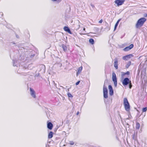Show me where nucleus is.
I'll list each match as a JSON object with an SVG mask.
<instances>
[{
	"mask_svg": "<svg viewBox=\"0 0 147 147\" xmlns=\"http://www.w3.org/2000/svg\"><path fill=\"white\" fill-rule=\"evenodd\" d=\"M146 19L144 18H142L139 19L137 22L136 25L137 28L141 27L146 21Z\"/></svg>",
	"mask_w": 147,
	"mask_h": 147,
	"instance_id": "1",
	"label": "nucleus"
},
{
	"mask_svg": "<svg viewBox=\"0 0 147 147\" xmlns=\"http://www.w3.org/2000/svg\"><path fill=\"white\" fill-rule=\"evenodd\" d=\"M123 85L124 86L127 85L129 84V87L131 89L132 86L131 81L128 78H125L122 82Z\"/></svg>",
	"mask_w": 147,
	"mask_h": 147,
	"instance_id": "2",
	"label": "nucleus"
},
{
	"mask_svg": "<svg viewBox=\"0 0 147 147\" xmlns=\"http://www.w3.org/2000/svg\"><path fill=\"white\" fill-rule=\"evenodd\" d=\"M123 104L125 110L127 111H129L130 105L127 98H124Z\"/></svg>",
	"mask_w": 147,
	"mask_h": 147,
	"instance_id": "3",
	"label": "nucleus"
},
{
	"mask_svg": "<svg viewBox=\"0 0 147 147\" xmlns=\"http://www.w3.org/2000/svg\"><path fill=\"white\" fill-rule=\"evenodd\" d=\"M104 97L106 98H108V90L107 87L104 85L103 87Z\"/></svg>",
	"mask_w": 147,
	"mask_h": 147,
	"instance_id": "4",
	"label": "nucleus"
},
{
	"mask_svg": "<svg viewBox=\"0 0 147 147\" xmlns=\"http://www.w3.org/2000/svg\"><path fill=\"white\" fill-rule=\"evenodd\" d=\"M112 80L115 86H116L117 85V79L116 74L114 72L112 74Z\"/></svg>",
	"mask_w": 147,
	"mask_h": 147,
	"instance_id": "5",
	"label": "nucleus"
},
{
	"mask_svg": "<svg viewBox=\"0 0 147 147\" xmlns=\"http://www.w3.org/2000/svg\"><path fill=\"white\" fill-rule=\"evenodd\" d=\"M125 0H115L114 2L117 6L121 5L123 4Z\"/></svg>",
	"mask_w": 147,
	"mask_h": 147,
	"instance_id": "6",
	"label": "nucleus"
},
{
	"mask_svg": "<svg viewBox=\"0 0 147 147\" xmlns=\"http://www.w3.org/2000/svg\"><path fill=\"white\" fill-rule=\"evenodd\" d=\"M134 47V45L133 44H131L129 46L125 47L123 49V50L125 51H127L133 48Z\"/></svg>",
	"mask_w": 147,
	"mask_h": 147,
	"instance_id": "7",
	"label": "nucleus"
},
{
	"mask_svg": "<svg viewBox=\"0 0 147 147\" xmlns=\"http://www.w3.org/2000/svg\"><path fill=\"white\" fill-rule=\"evenodd\" d=\"M146 69H144L143 71H142L141 74V77L142 80L144 79L146 77Z\"/></svg>",
	"mask_w": 147,
	"mask_h": 147,
	"instance_id": "8",
	"label": "nucleus"
},
{
	"mask_svg": "<svg viewBox=\"0 0 147 147\" xmlns=\"http://www.w3.org/2000/svg\"><path fill=\"white\" fill-rule=\"evenodd\" d=\"M114 67L116 69H117L118 68V59L117 58H115L114 59Z\"/></svg>",
	"mask_w": 147,
	"mask_h": 147,
	"instance_id": "9",
	"label": "nucleus"
},
{
	"mask_svg": "<svg viewBox=\"0 0 147 147\" xmlns=\"http://www.w3.org/2000/svg\"><path fill=\"white\" fill-rule=\"evenodd\" d=\"M108 88L109 90V93L110 95L111 96L113 95V91L111 86V85H109Z\"/></svg>",
	"mask_w": 147,
	"mask_h": 147,
	"instance_id": "10",
	"label": "nucleus"
},
{
	"mask_svg": "<svg viewBox=\"0 0 147 147\" xmlns=\"http://www.w3.org/2000/svg\"><path fill=\"white\" fill-rule=\"evenodd\" d=\"M30 90L31 96H32L33 98H35L36 97V96L34 91L31 88H30Z\"/></svg>",
	"mask_w": 147,
	"mask_h": 147,
	"instance_id": "11",
	"label": "nucleus"
},
{
	"mask_svg": "<svg viewBox=\"0 0 147 147\" xmlns=\"http://www.w3.org/2000/svg\"><path fill=\"white\" fill-rule=\"evenodd\" d=\"M63 30L67 32L70 34H72L69 28L67 26L64 27L63 28Z\"/></svg>",
	"mask_w": 147,
	"mask_h": 147,
	"instance_id": "12",
	"label": "nucleus"
},
{
	"mask_svg": "<svg viewBox=\"0 0 147 147\" xmlns=\"http://www.w3.org/2000/svg\"><path fill=\"white\" fill-rule=\"evenodd\" d=\"M47 128L50 130L52 129L53 127V125L51 122H48L47 125Z\"/></svg>",
	"mask_w": 147,
	"mask_h": 147,
	"instance_id": "13",
	"label": "nucleus"
},
{
	"mask_svg": "<svg viewBox=\"0 0 147 147\" xmlns=\"http://www.w3.org/2000/svg\"><path fill=\"white\" fill-rule=\"evenodd\" d=\"M132 139L135 140H137V134H136L135 133H134L133 134Z\"/></svg>",
	"mask_w": 147,
	"mask_h": 147,
	"instance_id": "14",
	"label": "nucleus"
},
{
	"mask_svg": "<svg viewBox=\"0 0 147 147\" xmlns=\"http://www.w3.org/2000/svg\"><path fill=\"white\" fill-rule=\"evenodd\" d=\"M53 133L52 131L50 132L48 134V138L49 139L52 138L53 137Z\"/></svg>",
	"mask_w": 147,
	"mask_h": 147,
	"instance_id": "15",
	"label": "nucleus"
},
{
	"mask_svg": "<svg viewBox=\"0 0 147 147\" xmlns=\"http://www.w3.org/2000/svg\"><path fill=\"white\" fill-rule=\"evenodd\" d=\"M140 127V124L138 123L137 122L136 123V129H139Z\"/></svg>",
	"mask_w": 147,
	"mask_h": 147,
	"instance_id": "16",
	"label": "nucleus"
},
{
	"mask_svg": "<svg viewBox=\"0 0 147 147\" xmlns=\"http://www.w3.org/2000/svg\"><path fill=\"white\" fill-rule=\"evenodd\" d=\"M89 42L92 45H93L94 44V41L93 38H91L89 40Z\"/></svg>",
	"mask_w": 147,
	"mask_h": 147,
	"instance_id": "17",
	"label": "nucleus"
},
{
	"mask_svg": "<svg viewBox=\"0 0 147 147\" xmlns=\"http://www.w3.org/2000/svg\"><path fill=\"white\" fill-rule=\"evenodd\" d=\"M82 69V66L78 68L77 73H80Z\"/></svg>",
	"mask_w": 147,
	"mask_h": 147,
	"instance_id": "18",
	"label": "nucleus"
},
{
	"mask_svg": "<svg viewBox=\"0 0 147 147\" xmlns=\"http://www.w3.org/2000/svg\"><path fill=\"white\" fill-rule=\"evenodd\" d=\"M131 62L130 61H129L126 65V67L128 68L131 65Z\"/></svg>",
	"mask_w": 147,
	"mask_h": 147,
	"instance_id": "19",
	"label": "nucleus"
},
{
	"mask_svg": "<svg viewBox=\"0 0 147 147\" xmlns=\"http://www.w3.org/2000/svg\"><path fill=\"white\" fill-rule=\"evenodd\" d=\"M129 71H127L125 73H124L123 74H122V75L123 76H124V75H129Z\"/></svg>",
	"mask_w": 147,
	"mask_h": 147,
	"instance_id": "20",
	"label": "nucleus"
},
{
	"mask_svg": "<svg viewBox=\"0 0 147 147\" xmlns=\"http://www.w3.org/2000/svg\"><path fill=\"white\" fill-rule=\"evenodd\" d=\"M133 55L132 54H129L126 55V57H127V59L130 58L131 57H133Z\"/></svg>",
	"mask_w": 147,
	"mask_h": 147,
	"instance_id": "21",
	"label": "nucleus"
},
{
	"mask_svg": "<svg viewBox=\"0 0 147 147\" xmlns=\"http://www.w3.org/2000/svg\"><path fill=\"white\" fill-rule=\"evenodd\" d=\"M62 48L63 50L65 51H66L67 50V47L65 46H63Z\"/></svg>",
	"mask_w": 147,
	"mask_h": 147,
	"instance_id": "22",
	"label": "nucleus"
},
{
	"mask_svg": "<svg viewBox=\"0 0 147 147\" xmlns=\"http://www.w3.org/2000/svg\"><path fill=\"white\" fill-rule=\"evenodd\" d=\"M147 110V107H145L144 108L142 109V112H146V111Z\"/></svg>",
	"mask_w": 147,
	"mask_h": 147,
	"instance_id": "23",
	"label": "nucleus"
},
{
	"mask_svg": "<svg viewBox=\"0 0 147 147\" xmlns=\"http://www.w3.org/2000/svg\"><path fill=\"white\" fill-rule=\"evenodd\" d=\"M67 95H68V96L69 97H73V96L71 94L69 93L67 94Z\"/></svg>",
	"mask_w": 147,
	"mask_h": 147,
	"instance_id": "24",
	"label": "nucleus"
},
{
	"mask_svg": "<svg viewBox=\"0 0 147 147\" xmlns=\"http://www.w3.org/2000/svg\"><path fill=\"white\" fill-rule=\"evenodd\" d=\"M118 23H117V22L116 23L115 25V27H114V30H115L118 26Z\"/></svg>",
	"mask_w": 147,
	"mask_h": 147,
	"instance_id": "25",
	"label": "nucleus"
},
{
	"mask_svg": "<svg viewBox=\"0 0 147 147\" xmlns=\"http://www.w3.org/2000/svg\"><path fill=\"white\" fill-rule=\"evenodd\" d=\"M69 144L71 145H73L74 144V142L72 141H70L69 142Z\"/></svg>",
	"mask_w": 147,
	"mask_h": 147,
	"instance_id": "26",
	"label": "nucleus"
},
{
	"mask_svg": "<svg viewBox=\"0 0 147 147\" xmlns=\"http://www.w3.org/2000/svg\"><path fill=\"white\" fill-rule=\"evenodd\" d=\"M123 59L124 60H127V57H126V56H124L123 57Z\"/></svg>",
	"mask_w": 147,
	"mask_h": 147,
	"instance_id": "27",
	"label": "nucleus"
},
{
	"mask_svg": "<svg viewBox=\"0 0 147 147\" xmlns=\"http://www.w3.org/2000/svg\"><path fill=\"white\" fill-rule=\"evenodd\" d=\"M80 81H78V82H77L76 84V85H78L80 83Z\"/></svg>",
	"mask_w": 147,
	"mask_h": 147,
	"instance_id": "28",
	"label": "nucleus"
},
{
	"mask_svg": "<svg viewBox=\"0 0 147 147\" xmlns=\"http://www.w3.org/2000/svg\"><path fill=\"white\" fill-rule=\"evenodd\" d=\"M103 21V20L102 19L100 20L99 22L100 23H102Z\"/></svg>",
	"mask_w": 147,
	"mask_h": 147,
	"instance_id": "29",
	"label": "nucleus"
},
{
	"mask_svg": "<svg viewBox=\"0 0 147 147\" xmlns=\"http://www.w3.org/2000/svg\"><path fill=\"white\" fill-rule=\"evenodd\" d=\"M120 20H121V19H119L118 20V21H117V23L119 24V23Z\"/></svg>",
	"mask_w": 147,
	"mask_h": 147,
	"instance_id": "30",
	"label": "nucleus"
},
{
	"mask_svg": "<svg viewBox=\"0 0 147 147\" xmlns=\"http://www.w3.org/2000/svg\"><path fill=\"white\" fill-rule=\"evenodd\" d=\"M83 31H85V27H83Z\"/></svg>",
	"mask_w": 147,
	"mask_h": 147,
	"instance_id": "31",
	"label": "nucleus"
},
{
	"mask_svg": "<svg viewBox=\"0 0 147 147\" xmlns=\"http://www.w3.org/2000/svg\"><path fill=\"white\" fill-rule=\"evenodd\" d=\"M79 112H77V115H78V114H79Z\"/></svg>",
	"mask_w": 147,
	"mask_h": 147,
	"instance_id": "32",
	"label": "nucleus"
},
{
	"mask_svg": "<svg viewBox=\"0 0 147 147\" xmlns=\"http://www.w3.org/2000/svg\"><path fill=\"white\" fill-rule=\"evenodd\" d=\"M145 17H147V14L146 15Z\"/></svg>",
	"mask_w": 147,
	"mask_h": 147,
	"instance_id": "33",
	"label": "nucleus"
}]
</instances>
